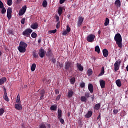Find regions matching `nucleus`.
<instances>
[{
    "mask_svg": "<svg viewBox=\"0 0 128 128\" xmlns=\"http://www.w3.org/2000/svg\"><path fill=\"white\" fill-rule=\"evenodd\" d=\"M114 40L116 42V44H118V48H122V40L120 34L118 33L116 34L114 36Z\"/></svg>",
    "mask_w": 128,
    "mask_h": 128,
    "instance_id": "1",
    "label": "nucleus"
},
{
    "mask_svg": "<svg viewBox=\"0 0 128 128\" xmlns=\"http://www.w3.org/2000/svg\"><path fill=\"white\" fill-rule=\"evenodd\" d=\"M28 46L26 43L24 42H20L19 46L18 47V50L20 52H25L26 49V48Z\"/></svg>",
    "mask_w": 128,
    "mask_h": 128,
    "instance_id": "2",
    "label": "nucleus"
},
{
    "mask_svg": "<svg viewBox=\"0 0 128 128\" xmlns=\"http://www.w3.org/2000/svg\"><path fill=\"white\" fill-rule=\"evenodd\" d=\"M72 66H74V62L68 61L65 62L64 68L67 72L72 70Z\"/></svg>",
    "mask_w": 128,
    "mask_h": 128,
    "instance_id": "3",
    "label": "nucleus"
},
{
    "mask_svg": "<svg viewBox=\"0 0 128 128\" xmlns=\"http://www.w3.org/2000/svg\"><path fill=\"white\" fill-rule=\"evenodd\" d=\"M32 32V30L30 28H27L22 32V36H24L28 38V36H30Z\"/></svg>",
    "mask_w": 128,
    "mask_h": 128,
    "instance_id": "4",
    "label": "nucleus"
},
{
    "mask_svg": "<svg viewBox=\"0 0 128 128\" xmlns=\"http://www.w3.org/2000/svg\"><path fill=\"white\" fill-rule=\"evenodd\" d=\"M95 38L96 35L94 34H90L88 35L86 38V40L88 42H94Z\"/></svg>",
    "mask_w": 128,
    "mask_h": 128,
    "instance_id": "5",
    "label": "nucleus"
},
{
    "mask_svg": "<svg viewBox=\"0 0 128 128\" xmlns=\"http://www.w3.org/2000/svg\"><path fill=\"white\" fill-rule=\"evenodd\" d=\"M122 63V60H116L114 64V72H118L120 70V64Z\"/></svg>",
    "mask_w": 128,
    "mask_h": 128,
    "instance_id": "6",
    "label": "nucleus"
},
{
    "mask_svg": "<svg viewBox=\"0 0 128 128\" xmlns=\"http://www.w3.org/2000/svg\"><path fill=\"white\" fill-rule=\"evenodd\" d=\"M46 52L44 50L42 49V48H40L38 54L40 58H44V57L46 56Z\"/></svg>",
    "mask_w": 128,
    "mask_h": 128,
    "instance_id": "7",
    "label": "nucleus"
},
{
    "mask_svg": "<svg viewBox=\"0 0 128 128\" xmlns=\"http://www.w3.org/2000/svg\"><path fill=\"white\" fill-rule=\"evenodd\" d=\"M26 6H24L22 8V9H21L19 11L18 16H24V13L26 12Z\"/></svg>",
    "mask_w": 128,
    "mask_h": 128,
    "instance_id": "8",
    "label": "nucleus"
},
{
    "mask_svg": "<svg viewBox=\"0 0 128 128\" xmlns=\"http://www.w3.org/2000/svg\"><path fill=\"white\" fill-rule=\"evenodd\" d=\"M84 18H82V16H80L78 18V26H80L82 24V22H84Z\"/></svg>",
    "mask_w": 128,
    "mask_h": 128,
    "instance_id": "9",
    "label": "nucleus"
},
{
    "mask_svg": "<svg viewBox=\"0 0 128 128\" xmlns=\"http://www.w3.org/2000/svg\"><path fill=\"white\" fill-rule=\"evenodd\" d=\"M14 108L16 110H22V106L20 103L15 104Z\"/></svg>",
    "mask_w": 128,
    "mask_h": 128,
    "instance_id": "10",
    "label": "nucleus"
},
{
    "mask_svg": "<svg viewBox=\"0 0 128 128\" xmlns=\"http://www.w3.org/2000/svg\"><path fill=\"white\" fill-rule=\"evenodd\" d=\"M44 94H46V92L44 91V90H42L40 92V100H42L44 99Z\"/></svg>",
    "mask_w": 128,
    "mask_h": 128,
    "instance_id": "11",
    "label": "nucleus"
},
{
    "mask_svg": "<svg viewBox=\"0 0 128 128\" xmlns=\"http://www.w3.org/2000/svg\"><path fill=\"white\" fill-rule=\"evenodd\" d=\"M100 86H101V88H104L106 86V81L102 80H100Z\"/></svg>",
    "mask_w": 128,
    "mask_h": 128,
    "instance_id": "12",
    "label": "nucleus"
},
{
    "mask_svg": "<svg viewBox=\"0 0 128 128\" xmlns=\"http://www.w3.org/2000/svg\"><path fill=\"white\" fill-rule=\"evenodd\" d=\"M88 89L89 92H90L91 94H92L94 92V86H92V84H88Z\"/></svg>",
    "mask_w": 128,
    "mask_h": 128,
    "instance_id": "13",
    "label": "nucleus"
},
{
    "mask_svg": "<svg viewBox=\"0 0 128 128\" xmlns=\"http://www.w3.org/2000/svg\"><path fill=\"white\" fill-rule=\"evenodd\" d=\"M102 54L104 58H108V51L106 49H104L102 50Z\"/></svg>",
    "mask_w": 128,
    "mask_h": 128,
    "instance_id": "14",
    "label": "nucleus"
},
{
    "mask_svg": "<svg viewBox=\"0 0 128 128\" xmlns=\"http://www.w3.org/2000/svg\"><path fill=\"white\" fill-rule=\"evenodd\" d=\"M72 96H74V91L72 89L68 90V96L69 98H72Z\"/></svg>",
    "mask_w": 128,
    "mask_h": 128,
    "instance_id": "15",
    "label": "nucleus"
},
{
    "mask_svg": "<svg viewBox=\"0 0 128 128\" xmlns=\"http://www.w3.org/2000/svg\"><path fill=\"white\" fill-rule=\"evenodd\" d=\"M92 116V110L88 111V113L85 115V118H89Z\"/></svg>",
    "mask_w": 128,
    "mask_h": 128,
    "instance_id": "16",
    "label": "nucleus"
},
{
    "mask_svg": "<svg viewBox=\"0 0 128 128\" xmlns=\"http://www.w3.org/2000/svg\"><path fill=\"white\" fill-rule=\"evenodd\" d=\"M30 28H32V30H36V28H38V23H34L31 25Z\"/></svg>",
    "mask_w": 128,
    "mask_h": 128,
    "instance_id": "17",
    "label": "nucleus"
},
{
    "mask_svg": "<svg viewBox=\"0 0 128 128\" xmlns=\"http://www.w3.org/2000/svg\"><path fill=\"white\" fill-rule=\"evenodd\" d=\"M104 66H102L100 74L98 75V76H104Z\"/></svg>",
    "mask_w": 128,
    "mask_h": 128,
    "instance_id": "18",
    "label": "nucleus"
},
{
    "mask_svg": "<svg viewBox=\"0 0 128 128\" xmlns=\"http://www.w3.org/2000/svg\"><path fill=\"white\" fill-rule=\"evenodd\" d=\"M6 82V78L5 77H3L2 78L0 79V86H2V84H4V82Z\"/></svg>",
    "mask_w": 128,
    "mask_h": 128,
    "instance_id": "19",
    "label": "nucleus"
},
{
    "mask_svg": "<svg viewBox=\"0 0 128 128\" xmlns=\"http://www.w3.org/2000/svg\"><path fill=\"white\" fill-rule=\"evenodd\" d=\"M77 68L80 72H82V70H84V67L82 66V64L80 63L77 64Z\"/></svg>",
    "mask_w": 128,
    "mask_h": 128,
    "instance_id": "20",
    "label": "nucleus"
},
{
    "mask_svg": "<svg viewBox=\"0 0 128 128\" xmlns=\"http://www.w3.org/2000/svg\"><path fill=\"white\" fill-rule=\"evenodd\" d=\"M80 100L81 102H86L87 100H88V98L86 97L85 96H82L80 97Z\"/></svg>",
    "mask_w": 128,
    "mask_h": 128,
    "instance_id": "21",
    "label": "nucleus"
},
{
    "mask_svg": "<svg viewBox=\"0 0 128 128\" xmlns=\"http://www.w3.org/2000/svg\"><path fill=\"white\" fill-rule=\"evenodd\" d=\"M94 110H98L100 108V104H96L94 107Z\"/></svg>",
    "mask_w": 128,
    "mask_h": 128,
    "instance_id": "22",
    "label": "nucleus"
},
{
    "mask_svg": "<svg viewBox=\"0 0 128 128\" xmlns=\"http://www.w3.org/2000/svg\"><path fill=\"white\" fill-rule=\"evenodd\" d=\"M62 110H60V109L58 110V118H62Z\"/></svg>",
    "mask_w": 128,
    "mask_h": 128,
    "instance_id": "23",
    "label": "nucleus"
},
{
    "mask_svg": "<svg viewBox=\"0 0 128 128\" xmlns=\"http://www.w3.org/2000/svg\"><path fill=\"white\" fill-rule=\"evenodd\" d=\"M116 84L117 86H118L119 88H120L122 86V82H120V80H117L116 81Z\"/></svg>",
    "mask_w": 128,
    "mask_h": 128,
    "instance_id": "24",
    "label": "nucleus"
},
{
    "mask_svg": "<svg viewBox=\"0 0 128 128\" xmlns=\"http://www.w3.org/2000/svg\"><path fill=\"white\" fill-rule=\"evenodd\" d=\"M46 56H52V50L50 48H48V52L46 53Z\"/></svg>",
    "mask_w": 128,
    "mask_h": 128,
    "instance_id": "25",
    "label": "nucleus"
},
{
    "mask_svg": "<svg viewBox=\"0 0 128 128\" xmlns=\"http://www.w3.org/2000/svg\"><path fill=\"white\" fill-rule=\"evenodd\" d=\"M114 4H116L118 8H120V0H116L114 2Z\"/></svg>",
    "mask_w": 128,
    "mask_h": 128,
    "instance_id": "26",
    "label": "nucleus"
},
{
    "mask_svg": "<svg viewBox=\"0 0 128 128\" xmlns=\"http://www.w3.org/2000/svg\"><path fill=\"white\" fill-rule=\"evenodd\" d=\"M58 106L56 105H52L50 108V110H56Z\"/></svg>",
    "mask_w": 128,
    "mask_h": 128,
    "instance_id": "27",
    "label": "nucleus"
},
{
    "mask_svg": "<svg viewBox=\"0 0 128 128\" xmlns=\"http://www.w3.org/2000/svg\"><path fill=\"white\" fill-rule=\"evenodd\" d=\"M36 64H33L31 66L32 72H34L36 70Z\"/></svg>",
    "mask_w": 128,
    "mask_h": 128,
    "instance_id": "28",
    "label": "nucleus"
},
{
    "mask_svg": "<svg viewBox=\"0 0 128 128\" xmlns=\"http://www.w3.org/2000/svg\"><path fill=\"white\" fill-rule=\"evenodd\" d=\"M42 6L43 8H46L48 6V2H46V0H44Z\"/></svg>",
    "mask_w": 128,
    "mask_h": 128,
    "instance_id": "29",
    "label": "nucleus"
},
{
    "mask_svg": "<svg viewBox=\"0 0 128 128\" xmlns=\"http://www.w3.org/2000/svg\"><path fill=\"white\" fill-rule=\"evenodd\" d=\"M58 12L59 16H62V7L58 8Z\"/></svg>",
    "mask_w": 128,
    "mask_h": 128,
    "instance_id": "30",
    "label": "nucleus"
},
{
    "mask_svg": "<svg viewBox=\"0 0 128 128\" xmlns=\"http://www.w3.org/2000/svg\"><path fill=\"white\" fill-rule=\"evenodd\" d=\"M108 24H110V19H108V18H106L104 24L106 26H108Z\"/></svg>",
    "mask_w": 128,
    "mask_h": 128,
    "instance_id": "31",
    "label": "nucleus"
},
{
    "mask_svg": "<svg viewBox=\"0 0 128 128\" xmlns=\"http://www.w3.org/2000/svg\"><path fill=\"white\" fill-rule=\"evenodd\" d=\"M32 54H33V56L34 58H36L38 56V53H36V50H34Z\"/></svg>",
    "mask_w": 128,
    "mask_h": 128,
    "instance_id": "32",
    "label": "nucleus"
},
{
    "mask_svg": "<svg viewBox=\"0 0 128 128\" xmlns=\"http://www.w3.org/2000/svg\"><path fill=\"white\" fill-rule=\"evenodd\" d=\"M95 52H96L98 54H100V46H96L95 47Z\"/></svg>",
    "mask_w": 128,
    "mask_h": 128,
    "instance_id": "33",
    "label": "nucleus"
},
{
    "mask_svg": "<svg viewBox=\"0 0 128 128\" xmlns=\"http://www.w3.org/2000/svg\"><path fill=\"white\" fill-rule=\"evenodd\" d=\"M88 76H92V69H88L87 71Z\"/></svg>",
    "mask_w": 128,
    "mask_h": 128,
    "instance_id": "34",
    "label": "nucleus"
},
{
    "mask_svg": "<svg viewBox=\"0 0 128 128\" xmlns=\"http://www.w3.org/2000/svg\"><path fill=\"white\" fill-rule=\"evenodd\" d=\"M80 86L82 88H84L86 86V83H84V82H81L80 84Z\"/></svg>",
    "mask_w": 128,
    "mask_h": 128,
    "instance_id": "35",
    "label": "nucleus"
},
{
    "mask_svg": "<svg viewBox=\"0 0 128 128\" xmlns=\"http://www.w3.org/2000/svg\"><path fill=\"white\" fill-rule=\"evenodd\" d=\"M16 102L20 104V94H18L17 96Z\"/></svg>",
    "mask_w": 128,
    "mask_h": 128,
    "instance_id": "36",
    "label": "nucleus"
},
{
    "mask_svg": "<svg viewBox=\"0 0 128 128\" xmlns=\"http://www.w3.org/2000/svg\"><path fill=\"white\" fill-rule=\"evenodd\" d=\"M31 36L33 38H36V36H38V34H36V32H33L31 34Z\"/></svg>",
    "mask_w": 128,
    "mask_h": 128,
    "instance_id": "37",
    "label": "nucleus"
},
{
    "mask_svg": "<svg viewBox=\"0 0 128 128\" xmlns=\"http://www.w3.org/2000/svg\"><path fill=\"white\" fill-rule=\"evenodd\" d=\"M75 82H76V78L73 77L70 80V82L71 84H74Z\"/></svg>",
    "mask_w": 128,
    "mask_h": 128,
    "instance_id": "38",
    "label": "nucleus"
},
{
    "mask_svg": "<svg viewBox=\"0 0 128 128\" xmlns=\"http://www.w3.org/2000/svg\"><path fill=\"white\" fill-rule=\"evenodd\" d=\"M4 99L6 102H10V98H8V94L4 96Z\"/></svg>",
    "mask_w": 128,
    "mask_h": 128,
    "instance_id": "39",
    "label": "nucleus"
},
{
    "mask_svg": "<svg viewBox=\"0 0 128 128\" xmlns=\"http://www.w3.org/2000/svg\"><path fill=\"white\" fill-rule=\"evenodd\" d=\"M12 12V8H8L7 9V14H11Z\"/></svg>",
    "mask_w": 128,
    "mask_h": 128,
    "instance_id": "40",
    "label": "nucleus"
},
{
    "mask_svg": "<svg viewBox=\"0 0 128 128\" xmlns=\"http://www.w3.org/2000/svg\"><path fill=\"white\" fill-rule=\"evenodd\" d=\"M7 4L8 6H12V0H8Z\"/></svg>",
    "mask_w": 128,
    "mask_h": 128,
    "instance_id": "41",
    "label": "nucleus"
},
{
    "mask_svg": "<svg viewBox=\"0 0 128 128\" xmlns=\"http://www.w3.org/2000/svg\"><path fill=\"white\" fill-rule=\"evenodd\" d=\"M58 119L62 124H64V119L62 118H58Z\"/></svg>",
    "mask_w": 128,
    "mask_h": 128,
    "instance_id": "42",
    "label": "nucleus"
},
{
    "mask_svg": "<svg viewBox=\"0 0 128 128\" xmlns=\"http://www.w3.org/2000/svg\"><path fill=\"white\" fill-rule=\"evenodd\" d=\"M2 8V10H1V12L2 14H4L5 12H6V8L4 7L1 8Z\"/></svg>",
    "mask_w": 128,
    "mask_h": 128,
    "instance_id": "43",
    "label": "nucleus"
},
{
    "mask_svg": "<svg viewBox=\"0 0 128 128\" xmlns=\"http://www.w3.org/2000/svg\"><path fill=\"white\" fill-rule=\"evenodd\" d=\"M56 29L48 31V34H56Z\"/></svg>",
    "mask_w": 128,
    "mask_h": 128,
    "instance_id": "44",
    "label": "nucleus"
},
{
    "mask_svg": "<svg viewBox=\"0 0 128 128\" xmlns=\"http://www.w3.org/2000/svg\"><path fill=\"white\" fill-rule=\"evenodd\" d=\"M85 97L86 98H90V92H85Z\"/></svg>",
    "mask_w": 128,
    "mask_h": 128,
    "instance_id": "45",
    "label": "nucleus"
},
{
    "mask_svg": "<svg viewBox=\"0 0 128 128\" xmlns=\"http://www.w3.org/2000/svg\"><path fill=\"white\" fill-rule=\"evenodd\" d=\"M39 128H46V126L44 124H42L39 126Z\"/></svg>",
    "mask_w": 128,
    "mask_h": 128,
    "instance_id": "46",
    "label": "nucleus"
},
{
    "mask_svg": "<svg viewBox=\"0 0 128 128\" xmlns=\"http://www.w3.org/2000/svg\"><path fill=\"white\" fill-rule=\"evenodd\" d=\"M4 112V108H0V116H2Z\"/></svg>",
    "mask_w": 128,
    "mask_h": 128,
    "instance_id": "47",
    "label": "nucleus"
},
{
    "mask_svg": "<svg viewBox=\"0 0 128 128\" xmlns=\"http://www.w3.org/2000/svg\"><path fill=\"white\" fill-rule=\"evenodd\" d=\"M118 110L117 109H114L113 110V114H116L118 112Z\"/></svg>",
    "mask_w": 128,
    "mask_h": 128,
    "instance_id": "48",
    "label": "nucleus"
},
{
    "mask_svg": "<svg viewBox=\"0 0 128 128\" xmlns=\"http://www.w3.org/2000/svg\"><path fill=\"white\" fill-rule=\"evenodd\" d=\"M66 31L68 32H70V28L68 24L66 26Z\"/></svg>",
    "mask_w": 128,
    "mask_h": 128,
    "instance_id": "49",
    "label": "nucleus"
},
{
    "mask_svg": "<svg viewBox=\"0 0 128 128\" xmlns=\"http://www.w3.org/2000/svg\"><path fill=\"white\" fill-rule=\"evenodd\" d=\"M26 22V18H23L22 20H21V24H24V22Z\"/></svg>",
    "mask_w": 128,
    "mask_h": 128,
    "instance_id": "50",
    "label": "nucleus"
},
{
    "mask_svg": "<svg viewBox=\"0 0 128 128\" xmlns=\"http://www.w3.org/2000/svg\"><path fill=\"white\" fill-rule=\"evenodd\" d=\"M4 7V3H2V2L0 0V8H2Z\"/></svg>",
    "mask_w": 128,
    "mask_h": 128,
    "instance_id": "51",
    "label": "nucleus"
},
{
    "mask_svg": "<svg viewBox=\"0 0 128 128\" xmlns=\"http://www.w3.org/2000/svg\"><path fill=\"white\" fill-rule=\"evenodd\" d=\"M7 18H8V20L12 18V14L7 13Z\"/></svg>",
    "mask_w": 128,
    "mask_h": 128,
    "instance_id": "52",
    "label": "nucleus"
},
{
    "mask_svg": "<svg viewBox=\"0 0 128 128\" xmlns=\"http://www.w3.org/2000/svg\"><path fill=\"white\" fill-rule=\"evenodd\" d=\"M68 31L66 30H64V32H63L62 33V34H63V36H66V34H68Z\"/></svg>",
    "mask_w": 128,
    "mask_h": 128,
    "instance_id": "53",
    "label": "nucleus"
},
{
    "mask_svg": "<svg viewBox=\"0 0 128 128\" xmlns=\"http://www.w3.org/2000/svg\"><path fill=\"white\" fill-rule=\"evenodd\" d=\"M60 94L58 95V96L56 98V100H60Z\"/></svg>",
    "mask_w": 128,
    "mask_h": 128,
    "instance_id": "54",
    "label": "nucleus"
},
{
    "mask_svg": "<svg viewBox=\"0 0 128 128\" xmlns=\"http://www.w3.org/2000/svg\"><path fill=\"white\" fill-rule=\"evenodd\" d=\"M64 2H66V0H60V4H62Z\"/></svg>",
    "mask_w": 128,
    "mask_h": 128,
    "instance_id": "55",
    "label": "nucleus"
},
{
    "mask_svg": "<svg viewBox=\"0 0 128 128\" xmlns=\"http://www.w3.org/2000/svg\"><path fill=\"white\" fill-rule=\"evenodd\" d=\"M55 94H60V90H55Z\"/></svg>",
    "mask_w": 128,
    "mask_h": 128,
    "instance_id": "56",
    "label": "nucleus"
},
{
    "mask_svg": "<svg viewBox=\"0 0 128 128\" xmlns=\"http://www.w3.org/2000/svg\"><path fill=\"white\" fill-rule=\"evenodd\" d=\"M100 113H99V115L97 117V120H98V122H100V118H100Z\"/></svg>",
    "mask_w": 128,
    "mask_h": 128,
    "instance_id": "57",
    "label": "nucleus"
},
{
    "mask_svg": "<svg viewBox=\"0 0 128 128\" xmlns=\"http://www.w3.org/2000/svg\"><path fill=\"white\" fill-rule=\"evenodd\" d=\"M4 95L8 94V93H6V90L5 88H4Z\"/></svg>",
    "mask_w": 128,
    "mask_h": 128,
    "instance_id": "58",
    "label": "nucleus"
},
{
    "mask_svg": "<svg viewBox=\"0 0 128 128\" xmlns=\"http://www.w3.org/2000/svg\"><path fill=\"white\" fill-rule=\"evenodd\" d=\"M58 65L60 66V68H64V64H60V62H58Z\"/></svg>",
    "mask_w": 128,
    "mask_h": 128,
    "instance_id": "59",
    "label": "nucleus"
},
{
    "mask_svg": "<svg viewBox=\"0 0 128 128\" xmlns=\"http://www.w3.org/2000/svg\"><path fill=\"white\" fill-rule=\"evenodd\" d=\"M52 62L53 64H56V60L54 58H52Z\"/></svg>",
    "mask_w": 128,
    "mask_h": 128,
    "instance_id": "60",
    "label": "nucleus"
},
{
    "mask_svg": "<svg viewBox=\"0 0 128 128\" xmlns=\"http://www.w3.org/2000/svg\"><path fill=\"white\" fill-rule=\"evenodd\" d=\"M56 22H60V17L58 16H56Z\"/></svg>",
    "mask_w": 128,
    "mask_h": 128,
    "instance_id": "61",
    "label": "nucleus"
},
{
    "mask_svg": "<svg viewBox=\"0 0 128 128\" xmlns=\"http://www.w3.org/2000/svg\"><path fill=\"white\" fill-rule=\"evenodd\" d=\"M41 42H42V39H40V38L38 39V44H40Z\"/></svg>",
    "mask_w": 128,
    "mask_h": 128,
    "instance_id": "62",
    "label": "nucleus"
},
{
    "mask_svg": "<svg viewBox=\"0 0 128 128\" xmlns=\"http://www.w3.org/2000/svg\"><path fill=\"white\" fill-rule=\"evenodd\" d=\"M91 98H92V100H94V95L91 96Z\"/></svg>",
    "mask_w": 128,
    "mask_h": 128,
    "instance_id": "63",
    "label": "nucleus"
},
{
    "mask_svg": "<svg viewBox=\"0 0 128 128\" xmlns=\"http://www.w3.org/2000/svg\"><path fill=\"white\" fill-rule=\"evenodd\" d=\"M17 2L20 4V2H22V0H17Z\"/></svg>",
    "mask_w": 128,
    "mask_h": 128,
    "instance_id": "64",
    "label": "nucleus"
}]
</instances>
